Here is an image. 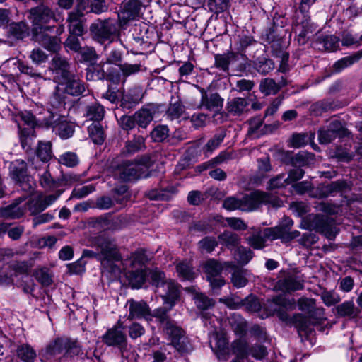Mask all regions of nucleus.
Masks as SVG:
<instances>
[{
    "label": "nucleus",
    "mask_w": 362,
    "mask_h": 362,
    "mask_svg": "<svg viewBox=\"0 0 362 362\" xmlns=\"http://www.w3.org/2000/svg\"><path fill=\"white\" fill-rule=\"evenodd\" d=\"M36 155L43 163L48 162L52 157L51 143L49 141H40L36 151Z\"/></svg>",
    "instance_id": "nucleus-40"
},
{
    "label": "nucleus",
    "mask_w": 362,
    "mask_h": 362,
    "mask_svg": "<svg viewBox=\"0 0 362 362\" xmlns=\"http://www.w3.org/2000/svg\"><path fill=\"white\" fill-rule=\"evenodd\" d=\"M54 131L63 139H66L71 137L74 132L72 124L69 123L64 117L61 119L54 126Z\"/></svg>",
    "instance_id": "nucleus-33"
},
{
    "label": "nucleus",
    "mask_w": 362,
    "mask_h": 362,
    "mask_svg": "<svg viewBox=\"0 0 362 362\" xmlns=\"http://www.w3.org/2000/svg\"><path fill=\"white\" fill-rule=\"evenodd\" d=\"M242 200L235 197H229L224 201V204H278L270 194L259 190L250 192Z\"/></svg>",
    "instance_id": "nucleus-10"
},
{
    "label": "nucleus",
    "mask_w": 362,
    "mask_h": 362,
    "mask_svg": "<svg viewBox=\"0 0 362 362\" xmlns=\"http://www.w3.org/2000/svg\"><path fill=\"white\" fill-rule=\"evenodd\" d=\"M275 288L283 292H291L303 288V282L295 276H288L277 281Z\"/></svg>",
    "instance_id": "nucleus-23"
},
{
    "label": "nucleus",
    "mask_w": 362,
    "mask_h": 362,
    "mask_svg": "<svg viewBox=\"0 0 362 362\" xmlns=\"http://www.w3.org/2000/svg\"><path fill=\"white\" fill-rule=\"evenodd\" d=\"M142 4L139 0H129L124 4L118 18L121 24H125L128 21L135 20L140 16Z\"/></svg>",
    "instance_id": "nucleus-16"
},
{
    "label": "nucleus",
    "mask_w": 362,
    "mask_h": 362,
    "mask_svg": "<svg viewBox=\"0 0 362 362\" xmlns=\"http://www.w3.org/2000/svg\"><path fill=\"white\" fill-rule=\"evenodd\" d=\"M360 58L361 56L359 54L345 57L335 62L334 65V69L337 71H340L343 69L348 67L353 64L354 63H355L356 62L358 61Z\"/></svg>",
    "instance_id": "nucleus-61"
},
{
    "label": "nucleus",
    "mask_w": 362,
    "mask_h": 362,
    "mask_svg": "<svg viewBox=\"0 0 362 362\" xmlns=\"http://www.w3.org/2000/svg\"><path fill=\"white\" fill-rule=\"evenodd\" d=\"M321 298L327 306L335 305L340 301L339 296L333 291H324L321 293Z\"/></svg>",
    "instance_id": "nucleus-63"
},
{
    "label": "nucleus",
    "mask_w": 362,
    "mask_h": 362,
    "mask_svg": "<svg viewBox=\"0 0 362 362\" xmlns=\"http://www.w3.org/2000/svg\"><path fill=\"white\" fill-rule=\"evenodd\" d=\"M314 161V155L306 151H300L292 158V165L295 166H305Z\"/></svg>",
    "instance_id": "nucleus-43"
},
{
    "label": "nucleus",
    "mask_w": 362,
    "mask_h": 362,
    "mask_svg": "<svg viewBox=\"0 0 362 362\" xmlns=\"http://www.w3.org/2000/svg\"><path fill=\"white\" fill-rule=\"evenodd\" d=\"M128 278L132 286L139 288L144 284L146 276H148V270L146 269H129Z\"/></svg>",
    "instance_id": "nucleus-32"
},
{
    "label": "nucleus",
    "mask_w": 362,
    "mask_h": 362,
    "mask_svg": "<svg viewBox=\"0 0 362 362\" xmlns=\"http://www.w3.org/2000/svg\"><path fill=\"white\" fill-rule=\"evenodd\" d=\"M168 304L170 305L168 309L159 308L151 312L152 318L156 317L162 324L165 332L171 341V344L177 351L188 352L190 351V345L185 335V332L167 316V312L172 308L169 303Z\"/></svg>",
    "instance_id": "nucleus-1"
},
{
    "label": "nucleus",
    "mask_w": 362,
    "mask_h": 362,
    "mask_svg": "<svg viewBox=\"0 0 362 362\" xmlns=\"http://www.w3.org/2000/svg\"><path fill=\"white\" fill-rule=\"evenodd\" d=\"M176 269L179 276L185 280H192L195 278L196 274L189 262H182L179 263Z\"/></svg>",
    "instance_id": "nucleus-49"
},
{
    "label": "nucleus",
    "mask_w": 362,
    "mask_h": 362,
    "mask_svg": "<svg viewBox=\"0 0 362 362\" xmlns=\"http://www.w3.org/2000/svg\"><path fill=\"white\" fill-rule=\"evenodd\" d=\"M312 226L317 231L322 233L329 240H333L337 233L334 219L327 216H314L312 220Z\"/></svg>",
    "instance_id": "nucleus-11"
},
{
    "label": "nucleus",
    "mask_w": 362,
    "mask_h": 362,
    "mask_svg": "<svg viewBox=\"0 0 362 362\" xmlns=\"http://www.w3.org/2000/svg\"><path fill=\"white\" fill-rule=\"evenodd\" d=\"M117 23L111 19L97 20L90 27L93 38L100 43L113 38L117 33Z\"/></svg>",
    "instance_id": "nucleus-7"
},
{
    "label": "nucleus",
    "mask_w": 362,
    "mask_h": 362,
    "mask_svg": "<svg viewBox=\"0 0 362 362\" xmlns=\"http://www.w3.org/2000/svg\"><path fill=\"white\" fill-rule=\"evenodd\" d=\"M90 138L93 143L101 144L105 139L104 131L101 124L98 122H93L88 128Z\"/></svg>",
    "instance_id": "nucleus-39"
},
{
    "label": "nucleus",
    "mask_w": 362,
    "mask_h": 362,
    "mask_svg": "<svg viewBox=\"0 0 362 362\" xmlns=\"http://www.w3.org/2000/svg\"><path fill=\"white\" fill-rule=\"evenodd\" d=\"M300 235L298 230L291 231L289 228L276 226L273 228H268L264 230V236L271 240L281 239L282 242H288Z\"/></svg>",
    "instance_id": "nucleus-18"
},
{
    "label": "nucleus",
    "mask_w": 362,
    "mask_h": 362,
    "mask_svg": "<svg viewBox=\"0 0 362 362\" xmlns=\"http://www.w3.org/2000/svg\"><path fill=\"white\" fill-rule=\"evenodd\" d=\"M17 356L24 362H34L37 354L34 349L28 344H22L16 350Z\"/></svg>",
    "instance_id": "nucleus-38"
},
{
    "label": "nucleus",
    "mask_w": 362,
    "mask_h": 362,
    "mask_svg": "<svg viewBox=\"0 0 362 362\" xmlns=\"http://www.w3.org/2000/svg\"><path fill=\"white\" fill-rule=\"evenodd\" d=\"M262 93L265 95L276 94L280 89V86L272 78H265L259 86Z\"/></svg>",
    "instance_id": "nucleus-51"
},
{
    "label": "nucleus",
    "mask_w": 362,
    "mask_h": 362,
    "mask_svg": "<svg viewBox=\"0 0 362 362\" xmlns=\"http://www.w3.org/2000/svg\"><path fill=\"white\" fill-rule=\"evenodd\" d=\"M214 59L215 66L226 72L229 70L230 66H235L238 70H242L245 68L242 64H238L239 61L244 59V56L233 52L216 54Z\"/></svg>",
    "instance_id": "nucleus-13"
},
{
    "label": "nucleus",
    "mask_w": 362,
    "mask_h": 362,
    "mask_svg": "<svg viewBox=\"0 0 362 362\" xmlns=\"http://www.w3.org/2000/svg\"><path fill=\"white\" fill-rule=\"evenodd\" d=\"M105 110L102 105L94 103L87 107L86 115L91 120L100 121L104 117Z\"/></svg>",
    "instance_id": "nucleus-47"
},
{
    "label": "nucleus",
    "mask_w": 362,
    "mask_h": 362,
    "mask_svg": "<svg viewBox=\"0 0 362 362\" xmlns=\"http://www.w3.org/2000/svg\"><path fill=\"white\" fill-rule=\"evenodd\" d=\"M337 313L341 316L355 317L358 315L357 308L352 301H346L337 308Z\"/></svg>",
    "instance_id": "nucleus-53"
},
{
    "label": "nucleus",
    "mask_w": 362,
    "mask_h": 362,
    "mask_svg": "<svg viewBox=\"0 0 362 362\" xmlns=\"http://www.w3.org/2000/svg\"><path fill=\"white\" fill-rule=\"evenodd\" d=\"M218 238L221 243L230 249L237 247L240 240V237L237 234L230 231H225L218 236Z\"/></svg>",
    "instance_id": "nucleus-42"
},
{
    "label": "nucleus",
    "mask_w": 362,
    "mask_h": 362,
    "mask_svg": "<svg viewBox=\"0 0 362 362\" xmlns=\"http://www.w3.org/2000/svg\"><path fill=\"white\" fill-rule=\"evenodd\" d=\"M133 194L128 190L125 185L116 187L112 189L111 197L105 196L101 198L100 204H112L113 202H134L132 199Z\"/></svg>",
    "instance_id": "nucleus-19"
},
{
    "label": "nucleus",
    "mask_w": 362,
    "mask_h": 362,
    "mask_svg": "<svg viewBox=\"0 0 362 362\" xmlns=\"http://www.w3.org/2000/svg\"><path fill=\"white\" fill-rule=\"evenodd\" d=\"M54 77V80L59 84L73 75L69 70V64L66 59L56 55L52 59Z\"/></svg>",
    "instance_id": "nucleus-20"
},
{
    "label": "nucleus",
    "mask_w": 362,
    "mask_h": 362,
    "mask_svg": "<svg viewBox=\"0 0 362 362\" xmlns=\"http://www.w3.org/2000/svg\"><path fill=\"white\" fill-rule=\"evenodd\" d=\"M254 67L259 73L265 75L274 69V65L271 59L259 57L254 62Z\"/></svg>",
    "instance_id": "nucleus-44"
},
{
    "label": "nucleus",
    "mask_w": 362,
    "mask_h": 362,
    "mask_svg": "<svg viewBox=\"0 0 362 362\" xmlns=\"http://www.w3.org/2000/svg\"><path fill=\"white\" fill-rule=\"evenodd\" d=\"M148 262V257L144 251L139 250L133 253L128 259H126L124 265L129 269H146L145 264Z\"/></svg>",
    "instance_id": "nucleus-24"
},
{
    "label": "nucleus",
    "mask_w": 362,
    "mask_h": 362,
    "mask_svg": "<svg viewBox=\"0 0 362 362\" xmlns=\"http://www.w3.org/2000/svg\"><path fill=\"white\" fill-rule=\"evenodd\" d=\"M38 40H40V38ZM40 42L45 49L54 52H57L60 47L59 40L55 36L43 35Z\"/></svg>",
    "instance_id": "nucleus-56"
},
{
    "label": "nucleus",
    "mask_w": 362,
    "mask_h": 362,
    "mask_svg": "<svg viewBox=\"0 0 362 362\" xmlns=\"http://www.w3.org/2000/svg\"><path fill=\"white\" fill-rule=\"evenodd\" d=\"M67 79L59 83L60 85L65 86L64 90L66 93L72 95H79L84 92V84L78 78L71 75Z\"/></svg>",
    "instance_id": "nucleus-26"
},
{
    "label": "nucleus",
    "mask_w": 362,
    "mask_h": 362,
    "mask_svg": "<svg viewBox=\"0 0 362 362\" xmlns=\"http://www.w3.org/2000/svg\"><path fill=\"white\" fill-rule=\"evenodd\" d=\"M156 112L157 107L154 105L143 107L134 114L137 125L144 129L146 128L153 119Z\"/></svg>",
    "instance_id": "nucleus-21"
},
{
    "label": "nucleus",
    "mask_w": 362,
    "mask_h": 362,
    "mask_svg": "<svg viewBox=\"0 0 362 362\" xmlns=\"http://www.w3.org/2000/svg\"><path fill=\"white\" fill-rule=\"evenodd\" d=\"M129 304V320L145 319L151 320L152 315L149 306L143 300L136 301L133 299L128 300Z\"/></svg>",
    "instance_id": "nucleus-15"
},
{
    "label": "nucleus",
    "mask_w": 362,
    "mask_h": 362,
    "mask_svg": "<svg viewBox=\"0 0 362 362\" xmlns=\"http://www.w3.org/2000/svg\"><path fill=\"white\" fill-rule=\"evenodd\" d=\"M265 238L260 231H255L250 237L247 238V243L254 249H262L265 246Z\"/></svg>",
    "instance_id": "nucleus-54"
},
{
    "label": "nucleus",
    "mask_w": 362,
    "mask_h": 362,
    "mask_svg": "<svg viewBox=\"0 0 362 362\" xmlns=\"http://www.w3.org/2000/svg\"><path fill=\"white\" fill-rule=\"evenodd\" d=\"M143 95L144 93L141 87H134L122 96V104L128 107H132L141 101Z\"/></svg>",
    "instance_id": "nucleus-27"
},
{
    "label": "nucleus",
    "mask_w": 362,
    "mask_h": 362,
    "mask_svg": "<svg viewBox=\"0 0 362 362\" xmlns=\"http://www.w3.org/2000/svg\"><path fill=\"white\" fill-rule=\"evenodd\" d=\"M175 194V188L171 187L165 189H151L146 194V196L153 201L169 202Z\"/></svg>",
    "instance_id": "nucleus-28"
},
{
    "label": "nucleus",
    "mask_w": 362,
    "mask_h": 362,
    "mask_svg": "<svg viewBox=\"0 0 362 362\" xmlns=\"http://www.w3.org/2000/svg\"><path fill=\"white\" fill-rule=\"evenodd\" d=\"M8 34L16 40H23L29 35V27L25 22L12 23L9 25Z\"/></svg>",
    "instance_id": "nucleus-30"
},
{
    "label": "nucleus",
    "mask_w": 362,
    "mask_h": 362,
    "mask_svg": "<svg viewBox=\"0 0 362 362\" xmlns=\"http://www.w3.org/2000/svg\"><path fill=\"white\" fill-rule=\"evenodd\" d=\"M148 277L158 291L163 290L161 296L164 303H169L173 307L180 296L177 284L171 279H166L165 274L157 268L148 270Z\"/></svg>",
    "instance_id": "nucleus-4"
},
{
    "label": "nucleus",
    "mask_w": 362,
    "mask_h": 362,
    "mask_svg": "<svg viewBox=\"0 0 362 362\" xmlns=\"http://www.w3.org/2000/svg\"><path fill=\"white\" fill-rule=\"evenodd\" d=\"M167 118L170 120L186 118L185 107L181 100L177 98H172L169 107L165 112Z\"/></svg>",
    "instance_id": "nucleus-25"
},
{
    "label": "nucleus",
    "mask_w": 362,
    "mask_h": 362,
    "mask_svg": "<svg viewBox=\"0 0 362 362\" xmlns=\"http://www.w3.org/2000/svg\"><path fill=\"white\" fill-rule=\"evenodd\" d=\"M207 5L211 12L218 14L229 8L230 2L229 0H208Z\"/></svg>",
    "instance_id": "nucleus-50"
},
{
    "label": "nucleus",
    "mask_w": 362,
    "mask_h": 362,
    "mask_svg": "<svg viewBox=\"0 0 362 362\" xmlns=\"http://www.w3.org/2000/svg\"><path fill=\"white\" fill-rule=\"evenodd\" d=\"M204 271L206 279L214 290L218 289L225 284V280L221 276L222 267L216 261L208 260L204 264Z\"/></svg>",
    "instance_id": "nucleus-14"
},
{
    "label": "nucleus",
    "mask_w": 362,
    "mask_h": 362,
    "mask_svg": "<svg viewBox=\"0 0 362 362\" xmlns=\"http://www.w3.org/2000/svg\"><path fill=\"white\" fill-rule=\"evenodd\" d=\"M233 351L236 355L235 358L243 359L249 354L247 345L245 341L237 340L233 343Z\"/></svg>",
    "instance_id": "nucleus-57"
},
{
    "label": "nucleus",
    "mask_w": 362,
    "mask_h": 362,
    "mask_svg": "<svg viewBox=\"0 0 362 362\" xmlns=\"http://www.w3.org/2000/svg\"><path fill=\"white\" fill-rule=\"evenodd\" d=\"M98 249L100 252L98 253L90 250H84L82 257L96 258L104 268L114 272L113 262L121 259L116 245L112 241L104 240L99 243Z\"/></svg>",
    "instance_id": "nucleus-5"
},
{
    "label": "nucleus",
    "mask_w": 362,
    "mask_h": 362,
    "mask_svg": "<svg viewBox=\"0 0 362 362\" xmlns=\"http://www.w3.org/2000/svg\"><path fill=\"white\" fill-rule=\"evenodd\" d=\"M59 163L66 167L73 168L78 165V158L75 153L66 152L59 156Z\"/></svg>",
    "instance_id": "nucleus-59"
},
{
    "label": "nucleus",
    "mask_w": 362,
    "mask_h": 362,
    "mask_svg": "<svg viewBox=\"0 0 362 362\" xmlns=\"http://www.w3.org/2000/svg\"><path fill=\"white\" fill-rule=\"evenodd\" d=\"M248 103L245 98H235L227 103V110L233 115H240L245 110Z\"/></svg>",
    "instance_id": "nucleus-35"
},
{
    "label": "nucleus",
    "mask_w": 362,
    "mask_h": 362,
    "mask_svg": "<svg viewBox=\"0 0 362 362\" xmlns=\"http://www.w3.org/2000/svg\"><path fill=\"white\" fill-rule=\"evenodd\" d=\"M233 330L238 334H242L245 331L246 324L245 320L238 315L233 314L228 319Z\"/></svg>",
    "instance_id": "nucleus-52"
},
{
    "label": "nucleus",
    "mask_w": 362,
    "mask_h": 362,
    "mask_svg": "<svg viewBox=\"0 0 362 362\" xmlns=\"http://www.w3.org/2000/svg\"><path fill=\"white\" fill-rule=\"evenodd\" d=\"M349 188L345 180H337L322 187L323 195L327 196L334 192H342Z\"/></svg>",
    "instance_id": "nucleus-41"
},
{
    "label": "nucleus",
    "mask_w": 362,
    "mask_h": 362,
    "mask_svg": "<svg viewBox=\"0 0 362 362\" xmlns=\"http://www.w3.org/2000/svg\"><path fill=\"white\" fill-rule=\"evenodd\" d=\"M201 93V101L198 105V108L204 107L206 110L214 112V117L220 115L221 117H223V113L219 112L222 110L223 100L220 95L215 93L209 95L207 92L203 89H200Z\"/></svg>",
    "instance_id": "nucleus-12"
},
{
    "label": "nucleus",
    "mask_w": 362,
    "mask_h": 362,
    "mask_svg": "<svg viewBox=\"0 0 362 362\" xmlns=\"http://www.w3.org/2000/svg\"><path fill=\"white\" fill-rule=\"evenodd\" d=\"M119 70L122 71L120 74L118 71H112L107 74V78L113 83L118 84L119 83H125L128 76L135 74L140 71V64H131L124 63L119 65Z\"/></svg>",
    "instance_id": "nucleus-17"
},
{
    "label": "nucleus",
    "mask_w": 362,
    "mask_h": 362,
    "mask_svg": "<svg viewBox=\"0 0 362 362\" xmlns=\"http://www.w3.org/2000/svg\"><path fill=\"white\" fill-rule=\"evenodd\" d=\"M40 184L45 189H54L59 186L58 181L52 178L50 173L45 170L42 174L39 175Z\"/></svg>",
    "instance_id": "nucleus-46"
},
{
    "label": "nucleus",
    "mask_w": 362,
    "mask_h": 362,
    "mask_svg": "<svg viewBox=\"0 0 362 362\" xmlns=\"http://www.w3.org/2000/svg\"><path fill=\"white\" fill-rule=\"evenodd\" d=\"M145 148V139L141 135H135L133 139L126 142L122 150V154L125 156L132 155Z\"/></svg>",
    "instance_id": "nucleus-29"
},
{
    "label": "nucleus",
    "mask_w": 362,
    "mask_h": 362,
    "mask_svg": "<svg viewBox=\"0 0 362 362\" xmlns=\"http://www.w3.org/2000/svg\"><path fill=\"white\" fill-rule=\"evenodd\" d=\"M269 303V310L276 313L279 319L285 322H291L296 325L300 330H305V318L301 314H296L291 319L289 318L287 311L296 308V303L293 298H286L279 296L274 298Z\"/></svg>",
    "instance_id": "nucleus-3"
},
{
    "label": "nucleus",
    "mask_w": 362,
    "mask_h": 362,
    "mask_svg": "<svg viewBox=\"0 0 362 362\" xmlns=\"http://www.w3.org/2000/svg\"><path fill=\"white\" fill-rule=\"evenodd\" d=\"M169 129L165 125H158L151 132V138L155 142H162L168 136Z\"/></svg>",
    "instance_id": "nucleus-55"
},
{
    "label": "nucleus",
    "mask_w": 362,
    "mask_h": 362,
    "mask_svg": "<svg viewBox=\"0 0 362 362\" xmlns=\"http://www.w3.org/2000/svg\"><path fill=\"white\" fill-rule=\"evenodd\" d=\"M205 202H218L225 197V193L216 187H210L204 193Z\"/></svg>",
    "instance_id": "nucleus-62"
},
{
    "label": "nucleus",
    "mask_w": 362,
    "mask_h": 362,
    "mask_svg": "<svg viewBox=\"0 0 362 362\" xmlns=\"http://www.w3.org/2000/svg\"><path fill=\"white\" fill-rule=\"evenodd\" d=\"M249 274L244 269H235L232 274L231 281L234 286L237 288L244 287L248 282L247 276Z\"/></svg>",
    "instance_id": "nucleus-45"
},
{
    "label": "nucleus",
    "mask_w": 362,
    "mask_h": 362,
    "mask_svg": "<svg viewBox=\"0 0 362 362\" xmlns=\"http://www.w3.org/2000/svg\"><path fill=\"white\" fill-rule=\"evenodd\" d=\"M62 191H57L53 194H49L43 198L39 192H32L28 196H22L18 199V202H24L25 204H51L57 201Z\"/></svg>",
    "instance_id": "nucleus-22"
},
{
    "label": "nucleus",
    "mask_w": 362,
    "mask_h": 362,
    "mask_svg": "<svg viewBox=\"0 0 362 362\" xmlns=\"http://www.w3.org/2000/svg\"><path fill=\"white\" fill-rule=\"evenodd\" d=\"M88 8V1L80 0L76 9L71 12L68 17V22H82L84 12H88L86 9Z\"/></svg>",
    "instance_id": "nucleus-37"
},
{
    "label": "nucleus",
    "mask_w": 362,
    "mask_h": 362,
    "mask_svg": "<svg viewBox=\"0 0 362 362\" xmlns=\"http://www.w3.org/2000/svg\"><path fill=\"white\" fill-rule=\"evenodd\" d=\"M226 137V132L222 131L218 134H216L212 138H211L205 146L202 148L203 154L206 157L211 156L213 152L219 147L223 141Z\"/></svg>",
    "instance_id": "nucleus-31"
},
{
    "label": "nucleus",
    "mask_w": 362,
    "mask_h": 362,
    "mask_svg": "<svg viewBox=\"0 0 362 362\" xmlns=\"http://www.w3.org/2000/svg\"><path fill=\"white\" fill-rule=\"evenodd\" d=\"M65 347V342L62 339H57L50 342L45 348L44 356L46 358H50L58 354H60Z\"/></svg>",
    "instance_id": "nucleus-36"
},
{
    "label": "nucleus",
    "mask_w": 362,
    "mask_h": 362,
    "mask_svg": "<svg viewBox=\"0 0 362 362\" xmlns=\"http://www.w3.org/2000/svg\"><path fill=\"white\" fill-rule=\"evenodd\" d=\"M28 18L33 25V32L39 37L40 34L52 29V27L47 25L51 19L54 18V13L47 6L41 4L31 8L29 11Z\"/></svg>",
    "instance_id": "nucleus-6"
},
{
    "label": "nucleus",
    "mask_w": 362,
    "mask_h": 362,
    "mask_svg": "<svg viewBox=\"0 0 362 362\" xmlns=\"http://www.w3.org/2000/svg\"><path fill=\"white\" fill-rule=\"evenodd\" d=\"M298 309L306 313H311L315 309V300L303 297L298 299Z\"/></svg>",
    "instance_id": "nucleus-60"
},
{
    "label": "nucleus",
    "mask_w": 362,
    "mask_h": 362,
    "mask_svg": "<svg viewBox=\"0 0 362 362\" xmlns=\"http://www.w3.org/2000/svg\"><path fill=\"white\" fill-rule=\"evenodd\" d=\"M209 345L219 360L226 361L228 358L230 351L225 332L215 329L210 336Z\"/></svg>",
    "instance_id": "nucleus-8"
},
{
    "label": "nucleus",
    "mask_w": 362,
    "mask_h": 362,
    "mask_svg": "<svg viewBox=\"0 0 362 362\" xmlns=\"http://www.w3.org/2000/svg\"><path fill=\"white\" fill-rule=\"evenodd\" d=\"M13 178L17 182H22L25 180L27 177L25 163L21 161L19 166H14L11 171Z\"/></svg>",
    "instance_id": "nucleus-64"
},
{
    "label": "nucleus",
    "mask_w": 362,
    "mask_h": 362,
    "mask_svg": "<svg viewBox=\"0 0 362 362\" xmlns=\"http://www.w3.org/2000/svg\"><path fill=\"white\" fill-rule=\"evenodd\" d=\"M105 77V72L102 63L90 64L86 69V78L88 81L103 80Z\"/></svg>",
    "instance_id": "nucleus-34"
},
{
    "label": "nucleus",
    "mask_w": 362,
    "mask_h": 362,
    "mask_svg": "<svg viewBox=\"0 0 362 362\" xmlns=\"http://www.w3.org/2000/svg\"><path fill=\"white\" fill-rule=\"evenodd\" d=\"M319 43L325 50L333 52L339 47V39L335 35H326L319 39Z\"/></svg>",
    "instance_id": "nucleus-48"
},
{
    "label": "nucleus",
    "mask_w": 362,
    "mask_h": 362,
    "mask_svg": "<svg viewBox=\"0 0 362 362\" xmlns=\"http://www.w3.org/2000/svg\"><path fill=\"white\" fill-rule=\"evenodd\" d=\"M101 339L107 346L117 347L121 351L127 345V337L122 330V324L120 321H118L112 328L108 329Z\"/></svg>",
    "instance_id": "nucleus-9"
},
{
    "label": "nucleus",
    "mask_w": 362,
    "mask_h": 362,
    "mask_svg": "<svg viewBox=\"0 0 362 362\" xmlns=\"http://www.w3.org/2000/svg\"><path fill=\"white\" fill-rule=\"evenodd\" d=\"M151 165L152 160L148 156L142 157L134 163H124L115 170L114 177L122 182L146 177Z\"/></svg>",
    "instance_id": "nucleus-2"
},
{
    "label": "nucleus",
    "mask_w": 362,
    "mask_h": 362,
    "mask_svg": "<svg viewBox=\"0 0 362 362\" xmlns=\"http://www.w3.org/2000/svg\"><path fill=\"white\" fill-rule=\"evenodd\" d=\"M234 255L238 263L247 264L252 258L253 252L251 250L240 246L238 247Z\"/></svg>",
    "instance_id": "nucleus-58"
}]
</instances>
